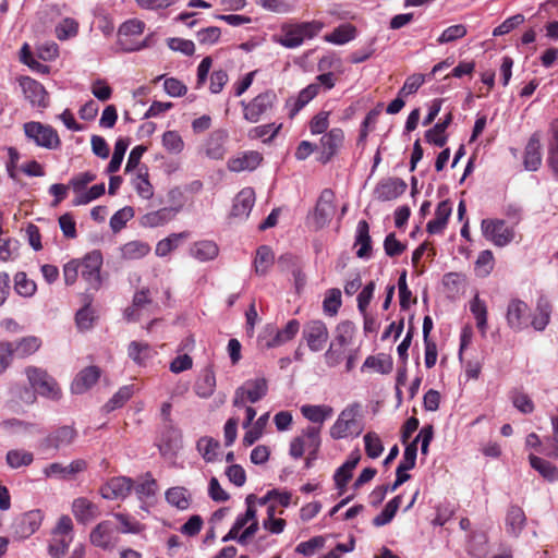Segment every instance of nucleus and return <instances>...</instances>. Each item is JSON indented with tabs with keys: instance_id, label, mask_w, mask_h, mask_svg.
Listing matches in <instances>:
<instances>
[{
	"instance_id": "1",
	"label": "nucleus",
	"mask_w": 558,
	"mask_h": 558,
	"mask_svg": "<svg viewBox=\"0 0 558 558\" xmlns=\"http://www.w3.org/2000/svg\"><path fill=\"white\" fill-rule=\"evenodd\" d=\"M323 27L324 24L319 21L283 23L279 33L271 36V40L287 49H295L301 47L306 39L316 37Z\"/></svg>"
},
{
	"instance_id": "2",
	"label": "nucleus",
	"mask_w": 558,
	"mask_h": 558,
	"mask_svg": "<svg viewBox=\"0 0 558 558\" xmlns=\"http://www.w3.org/2000/svg\"><path fill=\"white\" fill-rule=\"evenodd\" d=\"M361 412L362 405L359 402L348 404L330 427L331 438L342 439L352 435L359 436L363 432Z\"/></svg>"
},
{
	"instance_id": "3",
	"label": "nucleus",
	"mask_w": 558,
	"mask_h": 558,
	"mask_svg": "<svg viewBox=\"0 0 558 558\" xmlns=\"http://www.w3.org/2000/svg\"><path fill=\"white\" fill-rule=\"evenodd\" d=\"M277 94L268 89L258 94L248 102L242 101L243 117L250 123H257L263 118L270 117L277 107Z\"/></svg>"
},
{
	"instance_id": "4",
	"label": "nucleus",
	"mask_w": 558,
	"mask_h": 558,
	"mask_svg": "<svg viewBox=\"0 0 558 558\" xmlns=\"http://www.w3.org/2000/svg\"><path fill=\"white\" fill-rule=\"evenodd\" d=\"M25 375L32 388H34L41 397L59 401L62 397L61 388L57 380L50 376L46 369L37 366H27Z\"/></svg>"
},
{
	"instance_id": "5",
	"label": "nucleus",
	"mask_w": 558,
	"mask_h": 558,
	"mask_svg": "<svg viewBox=\"0 0 558 558\" xmlns=\"http://www.w3.org/2000/svg\"><path fill=\"white\" fill-rule=\"evenodd\" d=\"M267 392L268 383L265 378L247 379L235 389L232 404L234 408L241 409V407H245L247 402H258Z\"/></svg>"
},
{
	"instance_id": "6",
	"label": "nucleus",
	"mask_w": 558,
	"mask_h": 558,
	"mask_svg": "<svg viewBox=\"0 0 558 558\" xmlns=\"http://www.w3.org/2000/svg\"><path fill=\"white\" fill-rule=\"evenodd\" d=\"M481 230L483 236L498 247L510 244L515 235L513 227H509L502 219H483Z\"/></svg>"
},
{
	"instance_id": "7",
	"label": "nucleus",
	"mask_w": 558,
	"mask_h": 558,
	"mask_svg": "<svg viewBox=\"0 0 558 558\" xmlns=\"http://www.w3.org/2000/svg\"><path fill=\"white\" fill-rule=\"evenodd\" d=\"M23 129L25 136L39 147L46 149H57L61 145V141L57 131L48 124L31 121L26 122Z\"/></svg>"
},
{
	"instance_id": "8",
	"label": "nucleus",
	"mask_w": 558,
	"mask_h": 558,
	"mask_svg": "<svg viewBox=\"0 0 558 558\" xmlns=\"http://www.w3.org/2000/svg\"><path fill=\"white\" fill-rule=\"evenodd\" d=\"M104 263L102 254L98 250L87 253L80 260L81 276L89 289L98 290L101 287L100 270Z\"/></svg>"
},
{
	"instance_id": "9",
	"label": "nucleus",
	"mask_w": 558,
	"mask_h": 558,
	"mask_svg": "<svg viewBox=\"0 0 558 558\" xmlns=\"http://www.w3.org/2000/svg\"><path fill=\"white\" fill-rule=\"evenodd\" d=\"M302 339L312 352L322 351L329 339L326 324L320 319L307 322L302 330Z\"/></svg>"
},
{
	"instance_id": "10",
	"label": "nucleus",
	"mask_w": 558,
	"mask_h": 558,
	"mask_svg": "<svg viewBox=\"0 0 558 558\" xmlns=\"http://www.w3.org/2000/svg\"><path fill=\"white\" fill-rule=\"evenodd\" d=\"M530 316V307L524 301L520 299L509 301L506 311V320L511 330L520 332L526 329L529 327Z\"/></svg>"
},
{
	"instance_id": "11",
	"label": "nucleus",
	"mask_w": 558,
	"mask_h": 558,
	"mask_svg": "<svg viewBox=\"0 0 558 558\" xmlns=\"http://www.w3.org/2000/svg\"><path fill=\"white\" fill-rule=\"evenodd\" d=\"M133 489V481L126 476H117L107 481L99 489L104 499L124 500Z\"/></svg>"
},
{
	"instance_id": "12",
	"label": "nucleus",
	"mask_w": 558,
	"mask_h": 558,
	"mask_svg": "<svg viewBox=\"0 0 558 558\" xmlns=\"http://www.w3.org/2000/svg\"><path fill=\"white\" fill-rule=\"evenodd\" d=\"M43 514L39 510H32L17 517L12 525L13 534L19 539L33 535L40 526Z\"/></svg>"
},
{
	"instance_id": "13",
	"label": "nucleus",
	"mask_w": 558,
	"mask_h": 558,
	"mask_svg": "<svg viewBox=\"0 0 558 558\" xmlns=\"http://www.w3.org/2000/svg\"><path fill=\"white\" fill-rule=\"evenodd\" d=\"M20 86L25 98L29 101L32 107L40 109L48 107V93L46 92L43 84L29 76H24L20 78Z\"/></svg>"
},
{
	"instance_id": "14",
	"label": "nucleus",
	"mask_w": 558,
	"mask_h": 558,
	"mask_svg": "<svg viewBox=\"0 0 558 558\" xmlns=\"http://www.w3.org/2000/svg\"><path fill=\"white\" fill-rule=\"evenodd\" d=\"M86 469L87 462L84 459H75L69 465L53 462L47 465L43 473L47 478L70 480Z\"/></svg>"
},
{
	"instance_id": "15",
	"label": "nucleus",
	"mask_w": 558,
	"mask_h": 558,
	"mask_svg": "<svg viewBox=\"0 0 558 558\" xmlns=\"http://www.w3.org/2000/svg\"><path fill=\"white\" fill-rule=\"evenodd\" d=\"M76 436L77 433L74 427L69 425L60 426L56 430L50 433L47 437H45L40 441L39 447L45 450H59L73 444Z\"/></svg>"
},
{
	"instance_id": "16",
	"label": "nucleus",
	"mask_w": 558,
	"mask_h": 558,
	"mask_svg": "<svg viewBox=\"0 0 558 558\" xmlns=\"http://www.w3.org/2000/svg\"><path fill=\"white\" fill-rule=\"evenodd\" d=\"M344 141V133L339 128H333L325 133L320 138V156L318 160L322 163H327L337 154Z\"/></svg>"
},
{
	"instance_id": "17",
	"label": "nucleus",
	"mask_w": 558,
	"mask_h": 558,
	"mask_svg": "<svg viewBox=\"0 0 558 558\" xmlns=\"http://www.w3.org/2000/svg\"><path fill=\"white\" fill-rule=\"evenodd\" d=\"M333 201L335 194L331 190L325 189L320 193L313 215L317 228L327 226L331 220L336 209Z\"/></svg>"
},
{
	"instance_id": "18",
	"label": "nucleus",
	"mask_w": 558,
	"mask_h": 558,
	"mask_svg": "<svg viewBox=\"0 0 558 558\" xmlns=\"http://www.w3.org/2000/svg\"><path fill=\"white\" fill-rule=\"evenodd\" d=\"M407 187L405 181L400 178H386L378 182L374 193L378 201L389 202L402 195Z\"/></svg>"
},
{
	"instance_id": "19",
	"label": "nucleus",
	"mask_w": 558,
	"mask_h": 558,
	"mask_svg": "<svg viewBox=\"0 0 558 558\" xmlns=\"http://www.w3.org/2000/svg\"><path fill=\"white\" fill-rule=\"evenodd\" d=\"M182 444L181 430L173 426H168L161 434L158 448L161 456L175 457L182 448Z\"/></svg>"
},
{
	"instance_id": "20",
	"label": "nucleus",
	"mask_w": 558,
	"mask_h": 558,
	"mask_svg": "<svg viewBox=\"0 0 558 558\" xmlns=\"http://www.w3.org/2000/svg\"><path fill=\"white\" fill-rule=\"evenodd\" d=\"M116 525L111 521H102L98 523L90 532V543L99 548L109 549L113 547V536Z\"/></svg>"
},
{
	"instance_id": "21",
	"label": "nucleus",
	"mask_w": 558,
	"mask_h": 558,
	"mask_svg": "<svg viewBox=\"0 0 558 558\" xmlns=\"http://www.w3.org/2000/svg\"><path fill=\"white\" fill-rule=\"evenodd\" d=\"M72 513L81 524L90 523L99 514V507L86 497L75 498L72 502Z\"/></svg>"
},
{
	"instance_id": "22",
	"label": "nucleus",
	"mask_w": 558,
	"mask_h": 558,
	"mask_svg": "<svg viewBox=\"0 0 558 558\" xmlns=\"http://www.w3.org/2000/svg\"><path fill=\"white\" fill-rule=\"evenodd\" d=\"M523 165L527 171H536L542 165L541 135L535 132L529 138L524 149Z\"/></svg>"
},
{
	"instance_id": "23",
	"label": "nucleus",
	"mask_w": 558,
	"mask_h": 558,
	"mask_svg": "<svg viewBox=\"0 0 558 558\" xmlns=\"http://www.w3.org/2000/svg\"><path fill=\"white\" fill-rule=\"evenodd\" d=\"M100 369L97 366H88L82 369L71 384L74 395H82L89 390L99 379Z\"/></svg>"
},
{
	"instance_id": "24",
	"label": "nucleus",
	"mask_w": 558,
	"mask_h": 558,
	"mask_svg": "<svg viewBox=\"0 0 558 558\" xmlns=\"http://www.w3.org/2000/svg\"><path fill=\"white\" fill-rule=\"evenodd\" d=\"M255 203V192L252 187L242 189L233 199L231 216L245 219Z\"/></svg>"
},
{
	"instance_id": "25",
	"label": "nucleus",
	"mask_w": 558,
	"mask_h": 558,
	"mask_svg": "<svg viewBox=\"0 0 558 558\" xmlns=\"http://www.w3.org/2000/svg\"><path fill=\"white\" fill-rule=\"evenodd\" d=\"M263 156L258 151H245L240 156L230 158L228 169L232 172L253 171L262 162Z\"/></svg>"
},
{
	"instance_id": "26",
	"label": "nucleus",
	"mask_w": 558,
	"mask_h": 558,
	"mask_svg": "<svg viewBox=\"0 0 558 558\" xmlns=\"http://www.w3.org/2000/svg\"><path fill=\"white\" fill-rule=\"evenodd\" d=\"M553 306L547 298L539 296L536 302L535 312L532 315L531 325L536 331H544L550 322Z\"/></svg>"
},
{
	"instance_id": "27",
	"label": "nucleus",
	"mask_w": 558,
	"mask_h": 558,
	"mask_svg": "<svg viewBox=\"0 0 558 558\" xmlns=\"http://www.w3.org/2000/svg\"><path fill=\"white\" fill-rule=\"evenodd\" d=\"M156 354V350L147 342L134 340L128 345V356L138 366H146Z\"/></svg>"
},
{
	"instance_id": "28",
	"label": "nucleus",
	"mask_w": 558,
	"mask_h": 558,
	"mask_svg": "<svg viewBox=\"0 0 558 558\" xmlns=\"http://www.w3.org/2000/svg\"><path fill=\"white\" fill-rule=\"evenodd\" d=\"M452 206L451 203L446 199L437 205L435 211V218L429 220L426 226V230L430 234H438L444 231L447 226L448 219L451 216Z\"/></svg>"
},
{
	"instance_id": "29",
	"label": "nucleus",
	"mask_w": 558,
	"mask_h": 558,
	"mask_svg": "<svg viewBox=\"0 0 558 558\" xmlns=\"http://www.w3.org/2000/svg\"><path fill=\"white\" fill-rule=\"evenodd\" d=\"M526 524V517L523 509L512 505L508 508L506 514V531L514 537H519Z\"/></svg>"
},
{
	"instance_id": "30",
	"label": "nucleus",
	"mask_w": 558,
	"mask_h": 558,
	"mask_svg": "<svg viewBox=\"0 0 558 558\" xmlns=\"http://www.w3.org/2000/svg\"><path fill=\"white\" fill-rule=\"evenodd\" d=\"M355 245H359L356 256L360 258H369L372 251V239L369 235V226L367 221L360 220L356 226Z\"/></svg>"
},
{
	"instance_id": "31",
	"label": "nucleus",
	"mask_w": 558,
	"mask_h": 558,
	"mask_svg": "<svg viewBox=\"0 0 558 558\" xmlns=\"http://www.w3.org/2000/svg\"><path fill=\"white\" fill-rule=\"evenodd\" d=\"M451 122L452 113L449 112L448 114H446L444 120L437 122L432 129L426 131L425 140L437 147H444L448 140L445 132Z\"/></svg>"
},
{
	"instance_id": "32",
	"label": "nucleus",
	"mask_w": 558,
	"mask_h": 558,
	"mask_svg": "<svg viewBox=\"0 0 558 558\" xmlns=\"http://www.w3.org/2000/svg\"><path fill=\"white\" fill-rule=\"evenodd\" d=\"M216 389V376L211 367H206L195 383V393L203 399L213 396Z\"/></svg>"
},
{
	"instance_id": "33",
	"label": "nucleus",
	"mask_w": 558,
	"mask_h": 558,
	"mask_svg": "<svg viewBox=\"0 0 558 558\" xmlns=\"http://www.w3.org/2000/svg\"><path fill=\"white\" fill-rule=\"evenodd\" d=\"M218 253V245L208 240L195 242L190 248V254L202 263L215 259Z\"/></svg>"
},
{
	"instance_id": "34",
	"label": "nucleus",
	"mask_w": 558,
	"mask_h": 558,
	"mask_svg": "<svg viewBox=\"0 0 558 558\" xmlns=\"http://www.w3.org/2000/svg\"><path fill=\"white\" fill-rule=\"evenodd\" d=\"M300 330V323L298 319H290L286 326L277 330L276 335L266 343L268 349L280 347L292 340Z\"/></svg>"
},
{
	"instance_id": "35",
	"label": "nucleus",
	"mask_w": 558,
	"mask_h": 558,
	"mask_svg": "<svg viewBox=\"0 0 558 558\" xmlns=\"http://www.w3.org/2000/svg\"><path fill=\"white\" fill-rule=\"evenodd\" d=\"M301 412L305 418L312 423L323 425V423L331 417L333 410L331 407L326 404L312 405L305 404L301 408Z\"/></svg>"
},
{
	"instance_id": "36",
	"label": "nucleus",
	"mask_w": 558,
	"mask_h": 558,
	"mask_svg": "<svg viewBox=\"0 0 558 558\" xmlns=\"http://www.w3.org/2000/svg\"><path fill=\"white\" fill-rule=\"evenodd\" d=\"M530 465L537 471L545 480L556 482L558 480V469L549 461L533 453L529 456Z\"/></svg>"
},
{
	"instance_id": "37",
	"label": "nucleus",
	"mask_w": 558,
	"mask_h": 558,
	"mask_svg": "<svg viewBox=\"0 0 558 558\" xmlns=\"http://www.w3.org/2000/svg\"><path fill=\"white\" fill-rule=\"evenodd\" d=\"M226 134L223 132L213 133L205 144L206 156L210 159H222L226 154Z\"/></svg>"
},
{
	"instance_id": "38",
	"label": "nucleus",
	"mask_w": 558,
	"mask_h": 558,
	"mask_svg": "<svg viewBox=\"0 0 558 558\" xmlns=\"http://www.w3.org/2000/svg\"><path fill=\"white\" fill-rule=\"evenodd\" d=\"M219 449L220 442L213 437L203 436L196 441V450L208 463L216 461Z\"/></svg>"
},
{
	"instance_id": "39",
	"label": "nucleus",
	"mask_w": 558,
	"mask_h": 558,
	"mask_svg": "<svg viewBox=\"0 0 558 558\" xmlns=\"http://www.w3.org/2000/svg\"><path fill=\"white\" fill-rule=\"evenodd\" d=\"M40 347V338L27 336L13 343V354H16L17 357H26L37 352Z\"/></svg>"
},
{
	"instance_id": "40",
	"label": "nucleus",
	"mask_w": 558,
	"mask_h": 558,
	"mask_svg": "<svg viewBox=\"0 0 558 558\" xmlns=\"http://www.w3.org/2000/svg\"><path fill=\"white\" fill-rule=\"evenodd\" d=\"M165 497L168 504L180 510H185L190 507L191 497L185 487H171L166 492Z\"/></svg>"
},
{
	"instance_id": "41",
	"label": "nucleus",
	"mask_w": 558,
	"mask_h": 558,
	"mask_svg": "<svg viewBox=\"0 0 558 558\" xmlns=\"http://www.w3.org/2000/svg\"><path fill=\"white\" fill-rule=\"evenodd\" d=\"M274 253L267 245H262L257 248L256 256L254 259L255 272L259 276H265L271 265L274 264Z\"/></svg>"
},
{
	"instance_id": "42",
	"label": "nucleus",
	"mask_w": 558,
	"mask_h": 558,
	"mask_svg": "<svg viewBox=\"0 0 558 558\" xmlns=\"http://www.w3.org/2000/svg\"><path fill=\"white\" fill-rule=\"evenodd\" d=\"M470 311L476 320V327L482 336H485L487 330V306L478 295H475L470 302Z\"/></svg>"
},
{
	"instance_id": "43",
	"label": "nucleus",
	"mask_w": 558,
	"mask_h": 558,
	"mask_svg": "<svg viewBox=\"0 0 558 558\" xmlns=\"http://www.w3.org/2000/svg\"><path fill=\"white\" fill-rule=\"evenodd\" d=\"M150 252L148 243L143 241H130L121 247V256L124 259H140Z\"/></svg>"
},
{
	"instance_id": "44",
	"label": "nucleus",
	"mask_w": 558,
	"mask_h": 558,
	"mask_svg": "<svg viewBox=\"0 0 558 558\" xmlns=\"http://www.w3.org/2000/svg\"><path fill=\"white\" fill-rule=\"evenodd\" d=\"M355 333V326L352 322L344 320L338 324L336 328V336L331 343L345 349L352 343Z\"/></svg>"
},
{
	"instance_id": "45",
	"label": "nucleus",
	"mask_w": 558,
	"mask_h": 558,
	"mask_svg": "<svg viewBox=\"0 0 558 558\" xmlns=\"http://www.w3.org/2000/svg\"><path fill=\"white\" fill-rule=\"evenodd\" d=\"M401 504L402 497L400 495L393 497L386 504L383 511L373 519V524L375 526H383L388 524L395 518Z\"/></svg>"
},
{
	"instance_id": "46",
	"label": "nucleus",
	"mask_w": 558,
	"mask_h": 558,
	"mask_svg": "<svg viewBox=\"0 0 558 558\" xmlns=\"http://www.w3.org/2000/svg\"><path fill=\"white\" fill-rule=\"evenodd\" d=\"M356 36L355 27L350 24L340 25L330 34L326 35L325 40L335 45H344L353 40Z\"/></svg>"
},
{
	"instance_id": "47",
	"label": "nucleus",
	"mask_w": 558,
	"mask_h": 558,
	"mask_svg": "<svg viewBox=\"0 0 558 558\" xmlns=\"http://www.w3.org/2000/svg\"><path fill=\"white\" fill-rule=\"evenodd\" d=\"M133 488L140 501L145 504L146 500L155 497L158 485L156 480L151 477L150 473H147L144 481L135 486L133 485Z\"/></svg>"
},
{
	"instance_id": "48",
	"label": "nucleus",
	"mask_w": 558,
	"mask_h": 558,
	"mask_svg": "<svg viewBox=\"0 0 558 558\" xmlns=\"http://www.w3.org/2000/svg\"><path fill=\"white\" fill-rule=\"evenodd\" d=\"M187 236V233L180 232V233H172L166 239L160 240L156 245V255L160 257H165L168 254H170L172 251H174L180 242L184 240Z\"/></svg>"
},
{
	"instance_id": "49",
	"label": "nucleus",
	"mask_w": 558,
	"mask_h": 558,
	"mask_svg": "<svg viewBox=\"0 0 558 558\" xmlns=\"http://www.w3.org/2000/svg\"><path fill=\"white\" fill-rule=\"evenodd\" d=\"M5 460L11 469L27 466L34 461V454L22 449H12L7 452Z\"/></svg>"
},
{
	"instance_id": "50",
	"label": "nucleus",
	"mask_w": 558,
	"mask_h": 558,
	"mask_svg": "<svg viewBox=\"0 0 558 558\" xmlns=\"http://www.w3.org/2000/svg\"><path fill=\"white\" fill-rule=\"evenodd\" d=\"M133 185L137 192V194L144 198L149 199L153 196V186L148 180V170L147 167L138 168V172L136 178L133 181Z\"/></svg>"
},
{
	"instance_id": "51",
	"label": "nucleus",
	"mask_w": 558,
	"mask_h": 558,
	"mask_svg": "<svg viewBox=\"0 0 558 558\" xmlns=\"http://www.w3.org/2000/svg\"><path fill=\"white\" fill-rule=\"evenodd\" d=\"M509 398L513 407L522 414H531L535 409L533 400L520 389L511 390Z\"/></svg>"
},
{
	"instance_id": "52",
	"label": "nucleus",
	"mask_w": 558,
	"mask_h": 558,
	"mask_svg": "<svg viewBox=\"0 0 558 558\" xmlns=\"http://www.w3.org/2000/svg\"><path fill=\"white\" fill-rule=\"evenodd\" d=\"M129 140L128 138H118L116 144H114V150H113V155L111 157V160L107 167V172L108 173H116L120 167H121V163L123 161V158H124V155H125V151L129 147Z\"/></svg>"
},
{
	"instance_id": "53",
	"label": "nucleus",
	"mask_w": 558,
	"mask_h": 558,
	"mask_svg": "<svg viewBox=\"0 0 558 558\" xmlns=\"http://www.w3.org/2000/svg\"><path fill=\"white\" fill-rule=\"evenodd\" d=\"M553 138L548 146V166L551 169L554 175L558 180V122H554L550 126Z\"/></svg>"
},
{
	"instance_id": "54",
	"label": "nucleus",
	"mask_w": 558,
	"mask_h": 558,
	"mask_svg": "<svg viewBox=\"0 0 558 558\" xmlns=\"http://www.w3.org/2000/svg\"><path fill=\"white\" fill-rule=\"evenodd\" d=\"M269 413L260 415L255 423L246 430L243 437V444L245 446H252L257 441L262 435L265 426L267 425Z\"/></svg>"
},
{
	"instance_id": "55",
	"label": "nucleus",
	"mask_w": 558,
	"mask_h": 558,
	"mask_svg": "<svg viewBox=\"0 0 558 558\" xmlns=\"http://www.w3.org/2000/svg\"><path fill=\"white\" fill-rule=\"evenodd\" d=\"M148 293L149 291L147 289H143L134 294L132 306L128 307L124 312L128 320L138 319L137 311L151 302Z\"/></svg>"
},
{
	"instance_id": "56",
	"label": "nucleus",
	"mask_w": 558,
	"mask_h": 558,
	"mask_svg": "<svg viewBox=\"0 0 558 558\" xmlns=\"http://www.w3.org/2000/svg\"><path fill=\"white\" fill-rule=\"evenodd\" d=\"M73 541V536L52 535L48 545V553L52 558H63Z\"/></svg>"
},
{
	"instance_id": "57",
	"label": "nucleus",
	"mask_w": 558,
	"mask_h": 558,
	"mask_svg": "<svg viewBox=\"0 0 558 558\" xmlns=\"http://www.w3.org/2000/svg\"><path fill=\"white\" fill-rule=\"evenodd\" d=\"M133 391L134 390L132 385L121 387L104 405L105 411L111 412L123 407L124 403L132 397Z\"/></svg>"
},
{
	"instance_id": "58",
	"label": "nucleus",
	"mask_w": 558,
	"mask_h": 558,
	"mask_svg": "<svg viewBox=\"0 0 558 558\" xmlns=\"http://www.w3.org/2000/svg\"><path fill=\"white\" fill-rule=\"evenodd\" d=\"M366 368H372L379 374H388L392 369V362L383 355H369L362 365V371Z\"/></svg>"
},
{
	"instance_id": "59",
	"label": "nucleus",
	"mask_w": 558,
	"mask_h": 558,
	"mask_svg": "<svg viewBox=\"0 0 558 558\" xmlns=\"http://www.w3.org/2000/svg\"><path fill=\"white\" fill-rule=\"evenodd\" d=\"M78 23L71 17L63 19L56 25L54 33L59 40H66L77 35Z\"/></svg>"
},
{
	"instance_id": "60",
	"label": "nucleus",
	"mask_w": 558,
	"mask_h": 558,
	"mask_svg": "<svg viewBox=\"0 0 558 558\" xmlns=\"http://www.w3.org/2000/svg\"><path fill=\"white\" fill-rule=\"evenodd\" d=\"M14 289L19 295L31 298L36 292V283L28 279L25 272L21 271L14 277Z\"/></svg>"
},
{
	"instance_id": "61",
	"label": "nucleus",
	"mask_w": 558,
	"mask_h": 558,
	"mask_svg": "<svg viewBox=\"0 0 558 558\" xmlns=\"http://www.w3.org/2000/svg\"><path fill=\"white\" fill-rule=\"evenodd\" d=\"M417 448L415 442L409 444L403 452V458L400 461L396 473L409 474L408 471L412 470L416 463Z\"/></svg>"
},
{
	"instance_id": "62",
	"label": "nucleus",
	"mask_w": 558,
	"mask_h": 558,
	"mask_svg": "<svg viewBox=\"0 0 558 558\" xmlns=\"http://www.w3.org/2000/svg\"><path fill=\"white\" fill-rule=\"evenodd\" d=\"M281 124L268 123L258 125L248 131L250 138H262L264 142L271 141L280 131Z\"/></svg>"
},
{
	"instance_id": "63",
	"label": "nucleus",
	"mask_w": 558,
	"mask_h": 558,
	"mask_svg": "<svg viewBox=\"0 0 558 558\" xmlns=\"http://www.w3.org/2000/svg\"><path fill=\"white\" fill-rule=\"evenodd\" d=\"M341 306V291L337 288L329 289L323 302L324 312L330 316L338 313Z\"/></svg>"
},
{
	"instance_id": "64",
	"label": "nucleus",
	"mask_w": 558,
	"mask_h": 558,
	"mask_svg": "<svg viewBox=\"0 0 558 558\" xmlns=\"http://www.w3.org/2000/svg\"><path fill=\"white\" fill-rule=\"evenodd\" d=\"M162 145L171 154H180L184 148V142L177 131L165 132Z\"/></svg>"
}]
</instances>
